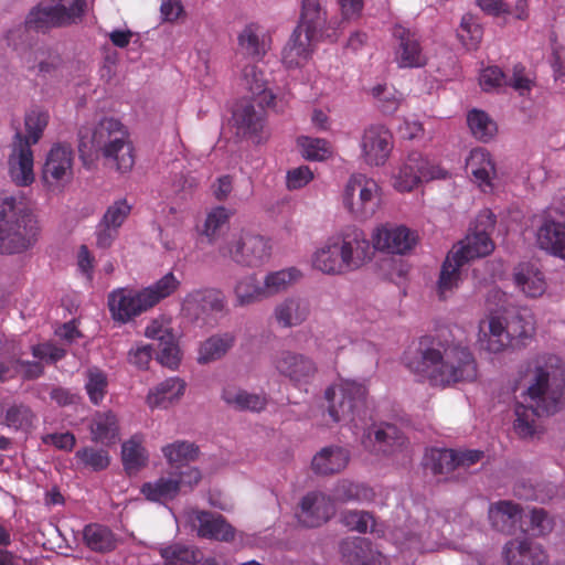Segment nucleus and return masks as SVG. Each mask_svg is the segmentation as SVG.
Instances as JSON below:
<instances>
[{
    "instance_id": "obj_17",
    "label": "nucleus",
    "mask_w": 565,
    "mask_h": 565,
    "mask_svg": "<svg viewBox=\"0 0 565 565\" xmlns=\"http://www.w3.org/2000/svg\"><path fill=\"white\" fill-rule=\"evenodd\" d=\"M73 149L66 143H55L50 149L42 168V180L49 188L68 182L73 177Z\"/></svg>"
},
{
    "instance_id": "obj_63",
    "label": "nucleus",
    "mask_w": 565,
    "mask_h": 565,
    "mask_svg": "<svg viewBox=\"0 0 565 565\" xmlns=\"http://www.w3.org/2000/svg\"><path fill=\"white\" fill-rule=\"evenodd\" d=\"M171 473L174 477V480L178 482L180 492L183 488L191 490L199 483L202 478L201 471L198 468L191 467L189 465L177 467L171 471Z\"/></svg>"
},
{
    "instance_id": "obj_6",
    "label": "nucleus",
    "mask_w": 565,
    "mask_h": 565,
    "mask_svg": "<svg viewBox=\"0 0 565 565\" xmlns=\"http://www.w3.org/2000/svg\"><path fill=\"white\" fill-rule=\"evenodd\" d=\"M488 328L487 350L499 353L507 348H525L535 335L536 321L530 309L521 308L507 317H490Z\"/></svg>"
},
{
    "instance_id": "obj_35",
    "label": "nucleus",
    "mask_w": 565,
    "mask_h": 565,
    "mask_svg": "<svg viewBox=\"0 0 565 565\" xmlns=\"http://www.w3.org/2000/svg\"><path fill=\"white\" fill-rule=\"evenodd\" d=\"M466 265L462 259L450 250L444 260L437 281V292L440 299L445 300L461 281V267Z\"/></svg>"
},
{
    "instance_id": "obj_23",
    "label": "nucleus",
    "mask_w": 565,
    "mask_h": 565,
    "mask_svg": "<svg viewBox=\"0 0 565 565\" xmlns=\"http://www.w3.org/2000/svg\"><path fill=\"white\" fill-rule=\"evenodd\" d=\"M334 514V502L331 497L321 492H310L300 502L299 521L307 527H317L326 523Z\"/></svg>"
},
{
    "instance_id": "obj_1",
    "label": "nucleus",
    "mask_w": 565,
    "mask_h": 565,
    "mask_svg": "<svg viewBox=\"0 0 565 565\" xmlns=\"http://www.w3.org/2000/svg\"><path fill=\"white\" fill-rule=\"evenodd\" d=\"M519 374L523 401L515 405L513 427L519 437L533 438L541 416L565 407V361L554 353H536L523 363Z\"/></svg>"
},
{
    "instance_id": "obj_22",
    "label": "nucleus",
    "mask_w": 565,
    "mask_h": 565,
    "mask_svg": "<svg viewBox=\"0 0 565 565\" xmlns=\"http://www.w3.org/2000/svg\"><path fill=\"white\" fill-rule=\"evenodd\" d=\"M502 555L507 565H547L548 556L543 547L527 539L510 540L503 546Z\"/></svg>"
},
{
    "instance_id": "obj_14",
    "label": "nucleus",
    "mask_w": 565,
    "mask_h": 565,
    "mask_svg": "<svg viewBox=\"0 0 565 565\" xmlns=\"http://www.w3.org/2000/svg\"><path fill=\"white\" fill-rule=\"evenodd\" d=\"M107 306L115 322L128 323L151 309L143 289L116 288L108 294Z\"/></svg>"
},
{
    "instance_id": "obj_18",
    "label": "nucleus",
    "mask_w": 565,
    "mask_h": 565,
    "mask_svg": "<svg viewBox=\"0 0 565 565\" xmlns=\"http://www.w3.org/2000/svg\"><path fill=\"white\" fill-rule=\"evenodd\" d=\"M191 524L200 539L231 543L236 536V529L217 512L195 510Z\"/></svg>"
},
{
    "instance_id": "obj_49",
    "label": "nucleus",
    "mask_w": 565,
    "mask_h": 565,
    "mask_svg": "<svg viewBox=\"0 0 565 565\" xmlns=\"http://www.w3.org/2000/svg\"><path fill=\"white\" fill-rule=\"evenodd\" d=\"M374 493L371 488L351 482L349 480H340L333 489V502H349V501H369L372 500Z\"/></svg>"
},
{
    "instance_id": "obj_62",
    "label": "nucleus",
    "mask_w": 565,
    "mask_h": 565,
    "mask_svg": "<svg viewBox=\"0 0 565 565\" xmlns=\"http://www.w3.org/2000/svg\"><path fill=\"white\" fill-rule=\"evenodd\" d=\"M482 28L473 15L465 14L461 18L459 36L462 41L469 40L468 45L477 46L482 39Z\"/></svg>"
},
{
    "instance_id": "obj_64",
    "label": "nucleus",
    "mask_w": 565,
    "mask_h": 565,
    "mask_svg": "<svg viewBox=\"0 0 565 565\" xmlns=\"http://www.w3.org/2000/svg\"><path fill=\"white\" fill-rule=\"evenodd\" d=\"M553 521L543 509H533L530 513V531L533 535L541 536L550 533Z\"/></svg>"
},
{
    "instance_id": "obj_9",
    "label": "nucleus",
    "mask_w": 565,
    "mask_h": 565,
    "mask_svg": "<svg viewBox=\"0 0 565 565\" xmlns=\"http://www.w3.org/2000/svg\"><path fill=\"white\" fill-rule=\"evenodd\" d=\"M271 365L279 376L299 390L311 384L318 374V365L311 356L291 350L277 352Z\"/></svg>"
},
{
    "instance_id": "obj_41",
    "label": "nucleus",
    "mask_w": 565,
    "mask_h": 565,
    "mask_svg": "<svg viewBox=\"0 0 565 565\" xmlns=\"http://www.w3.org/2000/svg\"><path fill=\"white\" fill-rule=\"evenodd\" d=\"M222 399L235 409L252 412H260L267 403L265 395L248 393L235 386H226Z\"/></svg>"
},
{
    "instance_id": "obj_29",
    "label": "nucleus",
    "mask_w": 565,
    "mask_h": 565,
    "mask_svg": "<svg viewBox=\"0 0 565 565\" xmlns=\"http://www.w3.org/2000/svg\"><path fill=\"white\" fill-rule=\"evenodd\" d=\"M515 288L527 298H539L546 290L544 274L531 263L519 264L513 271Z\"/></svg>"
},
{
    "instance_id": "obj_3",
    "label": "nucleus",
    "mask_w": 565,
    "mask_h": 565,
    "mask_svg": "<svg viewBox=\"0 0 565 565\" xmlns=\"http://www.w3.org/2000/svg\"><path fill=\"white\" fill-rule=\"evenodd\" d=\"M78 152L85 167L102 157L105 164L119 173L129 172L135 164V148L126 126L115 118L105 117L78 130Z\"/></svg>"
},
{
    "instance_id": "obj_52",
    "label": "nucleus",
    "mask_w": 565,
    "mask_h": 565,
    "mask_svg": "<svg viewBox=\"0 0 565 565\" xmlns=\"http://www.w3.org/2000/svg\"><path fill=\"white\" fill-rule=\"evenodd\" d=\"M299 276L300 271L296 268L281 269L266 275L263 284L266 299L286 290Z\"/></svg>"
},
{
    "instance_id": "obj_20",
    "label": "nucleus",
    "mask_w": 565,
    "mask_h": 565,
    "mask_svg": "<svg viewBox=\"0 0 565 565\" xmlns=\"http://www.w3.org/2000/svg\"><path fill=\"white\" fill-rule=\"evenodd\" d=\"M393 149V136L387 128L372 125L366 128L361 139L362 157L366 164L383 166Z\"/></svg>"
},
{
    "instance_id": "obj_46",
    "label": "nucleus",
    "mask_w": 565,
    "mask_h": 565,
    "mask_svg": "<svg viewBox=\"0 0 565 565\" xmlns=\"http://www.w3.org/2000/svg\"><path fill=\"white\" fill-rule=\"evenodd\" d=\"M4 424L14 430L28 431L36 422V414L25 404H12L4 412Z\"/></svg>"
},
{
    "instance_id": "obj_30",
    "label": "nucleus",
    "mask_w": 565,
    "mask_h": 565,
    "mask_svg": "<svg viewBox=\"0 0 565 565\" xmlns=\"http://www.w3.org/2000/svg\"><path fill=\"white\" fill-rule=\"evenodd\" d=\"M339 551L345 565H375L380 556L365 537H348L341 541Z\"/></svg>"
},
{
    "instance_id": "obj_57",
    "label": "nucleus",
    "mask_w": 565,
    "mask_h": 565,
    "mask_svg": "<svg viewBox=\"0 0 565 565\" xmlns=\"http://www.w3.org/2000/svg\"><path fill=\"white\" fill-rule=\"evenodd\" d=\"M371 94L376 99L377 107L381 111L387 115L394 114L398 109L403 99L402 94L386 84H379L374 86Z\"/></svg>"
},
{
    "instance_id": "obj_54",
    "label": "nucleus",
    "mask_w": 565,
    "mask_h": 565,
    "mask_svg": "<svg viewBox=\"0 0 565 565\" xmlns=\"http://www.w3.org/2000/svg\"><path fill=\"white\" fill-rule=\"evenodd\" d=\"M426 467L434 475H447L456 470V450L431 449L426 455Z\"/></svg>"
},
{
    "instance_id": "obj_19",
    "label": "nucleus",
    "mask_w": 565,
    "mask_h": 565,
    "mask_svg": "<svg viewBox=\"0 0 565 565\" xmlns=\"http://www.w3.org/2000/svg\"><path fill=\"white\" fill-rule=\"evenodd\" d=\"M34 158L31 146L23 139L22 132L17 131L8 158L9 175L19 186H28L34 181Z\"/></svg>"
},
{
    "instance_id": "obj_51",
    "label": "nucleus",
    "mask_w": 565,
    "mask_h": 565,
    "mask_svg": "<svg viewBox=\"0 0 565 565\" xmlns=\"http://www.w3.org/2000/svg\"><path fill=\"white\" fill-rule=\"evenodd\" d=\"M467 122L472 135L483 142L492 139L498 130L497 124L483 110L472 109L469 111Z\"/></svg>"
},
{
    "instance_id": "obj_27",
    "label": "nucleus",
    "mask_w": 565,
    "mask_h": 565,
    "mask_svg": "<svg viewBox=\"0 0 565 565\" xmlns=\"http://www.w3.org/2000/svg\"><path fill=\"white\" fill-rule=\"evenodd\" d=\"M224 307L225 296L215 288L194 290L183 301V309L196 319L210 312H220Z\"/></svg>"
},
{
    "instance_id": "obj_60",
    "label": "nucleus",
    "mask_w": 565,
    "mask_h": 565,
    "mask_svg": "<svg viewBox=\"0 0 565 565\" xmlns=\"http://www.w3.org/2000/svg\"><path fill=\"white\" fill-rule=\"evenodd\" d=\"M131 210L132 206L126 199L116 200L106 209L100 221L119 231L130 215Z\"/></svg>"
},
{
    "instance_id": "obj_59",
    "label": "nucleus",
    "mask_w": 565,
    "mask_h": 565,
    "mask_svg": "<svg viewBox=\"0 0 565 565\" xmlns=\"http://www.w3.org/2000/svg\"><path fill=\"white\" fill-rule=\"evenodd\" d=\"M107 386L108 380L105 372L96 367L87 371L85 390L93 404L98 405L104 399L107 393Z\"/></svg>"
},
{
    "instance_id": "obj_10",
    "label": "nucleus",
    "mask_w": 565,
    "mask_h": 565,
    "mask_svg": "<svg viewBox=\"0 0 565 565\" xmlns=\"http://www.w3.org/2000/svg\"><path fill=\"white\" fill-rule=\"evenodd\" d=\"M445 177L446 173L440 167L422 152L412 151L394 175V188L399 192H411L424 181Z\"/></svg>"
},
{
    "instance_id": "obj_4",
    "label": "nucleus",
    "mask_w": 565,
    "mask_h": 565,
    "mask_svg": "<svg viewBox=\"0 0 565 565\" xmlns=\"http://www.w3.org/2000/svg\"><path fill=\"white\" fill-rule=\"evenodd\" d=\"M370 258V241L362 230L350 226L315 252L312 266L323 274L343 275L362 267Z\"/></svg>"
},
{
    "instance_id": "obj_38",
    "label": "nucleus",
    "mask_w": 565,
    "mask_h": 565,
    "mask_svg": "<svg viewBox=\"0 0 565 565\" xmlns=\"http://www.w3.org/2000/svg\"><path fill=\"white\" fill-rule=\"evenodd\" d=\"M140 492L148 501L158 503L171 501L180 493L178 482L171 471L154 481L145 482Z\"/></svg>"
},
{
    "instance_id": "obj_53",
    "label": "nucleus",
    "mask_w": 565,
    "mask_h": 565,
    "mask_svg": "<svg viewBox=\"0 0 565 565\" xmlns=\"http://www.w3.org/2000/svg\"><path fill=\"white\" fill-rule=\"evenodd\" d=\"M180 286L179 279L173 273L166 274L162 278L156 281L153 285L142 288L148 301L153 308L162 299L171 296Z\"/></svg>"
},
{
    "instance_id": "obj_34",
    "label": "nucleus",
    "mask_w": 565,
    "mask_h": 565,
    "mask_svg": "<svg viewBox=\"0 0 565 565\" xmlns=\"http://www.w3.org/2000/svg\"><path fill=\"white\" fill-rule=\"evenodd\" d=\"M521 519L520 505L511 501H499L489 509V520L492 526L502 533H513Z\"/></svg>"
},
{
    "instance_id": "obj_5",
    "label": "nucleus",
    "mask_w": 565,
    "mask_h": 565,
    "mask_svg": "<svg viewBox=\"0 0 565 565\" xmlns=\"http://www.w3.org/2000/svg\"><path fill=\"white\" fill-rule=\"evenodd\" d=\"M35 214L13 196H0V254H19L32 248L40 236Z\"/></svg>"
},
{
    "instance_id": "obj_45",
    "label": "nucleus",
    "mask_w": 565,
    "mask_h": 565,
    "mask_svg": "<svg viewBox=\"0 0 565 565\" xmlns=\"http://www.w3.org/2000/svg\"><path fill=\"white\" fill-rule=\"evenodd\" d=\"M234 341L231 333L209 338L200 347L199 362L209 363L221 359L233 347Z\"/></svg>"
},
{
    "instance_id": "obj_15",
    "label": "nucleus",
    "mask_w": 565,
    "mask_h": 565,
    "mask_svg": "<svg viewBox=\"0 0 565 565\" xmlns=\"http://www.w3.org/2000/svg\"><path fill=\"white\" fill-rule=\"evenodd\" d=\"M392 36L394 40V61L399 68H420L427 64L428 58L417 32L402 24H395Z\"/></svg>"
},
{
    "instance_id": "obj_56",
    "label": "nucleus",
    "mask_w": 565,
    "mask_h": 565,
    "mask_svg": "<svg viewBox=\"0 0 565 565\" xmlns=\"http://www.w3.org/2000/svg\"><path fill=\"white\" fill-rule=\"evenodd\" d=\"M341 522L350 531L359 533L375 532V518L367 511L347 510L341 513Z\"/></svg>"
},
{
    "instance_id": "obj_48",
    "label": "nucleus",
    "mask_w": 565,
    "mask_h": 565,
    "mask_svg": "<svg viewBox=\"0 0 565 565\" xmlns=\"http://www.w3.org/2000/svg\"><path fill=\"white\" fill-rule=\"evenodd\" d=\"M49 113L40 107H34L25 114V135L22 134V136L30 146L38 143L42 138L43 131L49 124Z\"/></svg>"
},
{
    "instance_id": "obj_58",
    "label": "nucleus",
    "mask_w": 565,
    "mask_h": 565,
    "mask_svg": "<svg viewBox=\"0 0 565 565\" xmlns=\"http://www.w3.org/2000/svg\"><path fill=\"white\" fill-rule=\"evenodd\" d=\"M75 458L93 471H103L110 465L109 452L90 446L83 447L75 452Z\"/></svg>"
},
{
    "instance_id": "obj_42",
    "label": "nucleus",
    "mask_w": 565,
    "mask_h": 565,
    "mask_svg": "<svg viewBox=\"0 0 565 565\" xmlns=\"http://www.w3.org/2000/svg\"><path fill=\"white\" fill-rule=\"evenodd\" d=\"M467 168L479 186H491V179L495 174L491 156L484 149H475L467 160Z\"/></svg>"
},
{
    "instance_id": "obj_43",
    "label": "nucleus",
    "mask_w": 565,
    "mask_h": 565,
    "mask_svg": "<svg viewBox=\"0 0 565 565\" xmlns=\"http://www.w3.org/2000/svg\"><path fill=\"white\" fill-rule=\"evenodd\" d=\"M121 460L125 470L131 475L146 467L148 463V454L142 446V440L138 436H132L122 444Z\"/></svg>"
},
{
    "instance_id": "obj_55",
    "label": "nucleus",
    "mask_w": 565,
    "mask_h": 565,
    "mask_svg": "<svg viewBox=\"0 0 565 565\" xmlns=\"http://www.w3.org/2000/svg\"><path fill=\"white\" fill-rule=\"evenodd\" d=\"M298 145L302 156L311 161H323L332 156V146L326 139L302 136L298 138Z\"/></svg>"
},
{
    "instance_id": "obj_32",
    "label": "nucleus",
    "mask_w": 565,
    "mask_h": 565,
    "mask_svg": "<svg viewBox=\"0 0 565 565\" xmlns=\"http://www.w3.org/2000/svg\"><path fill=\"white\" fill-rule=\"evenodd\" d=\"M493 249L494 243L490 233L473 231L451 250L467 264L475 258L488 256Z\"/></svg>"
},
{
    "instance_id": "obj_31",
    "label": "nucleus",
    "mask_w": 565,
    "mask_h": 565,
    "mask_svg": "<svg viewBox=\"0 0 565 565\" xmlns=\"http://www.w3.org/2000/svg\"><path fill=\"white\" fill-rule=\"evenodd\" d=\"M310 315V303L300 297H288L276 305L274 318L281 328H294L302 324Z\"/></svg>"
},
{
    "instance_id": "obj_21",
    "label": "nucleus",
    "mask_w": 565,
    "mask_h": 565,
    "mask_svg": "<svg viewBox=\"0 0 565 565\" xmlns=\"http://www.w3.org/2000/svg\"><path fill=\"white\" fill-rule=\"evenodd\" d=\"M56 28H64V25L56 14L52 2L41 1L29 11L24 26L10 30L7 34V40L9 44H12L13 40L24 33L25 30L45 33ZM13 45L15 46L17 44L13 43Z\"/></svg>"
},
{
    "instance_id": "obj_50",
    "label": "nucleus",
    "mask_w": 565,
    "mask_h": 565,
    "mask_svg": "<svg viewBox=\"0 0 565 565\" xmlns=\"http://www.w3.org/2000/svg\"><path fill=\"white\" fill-rule=\"evenodd\" d=\"M64 28L82 22L86 11V0H51Z\"/></svg>"
},
{
    "instance_id": "obj_7",
    "label": "nucleus",
    "mask_w": 565,
    "mask_h": 565,
    "mask_svg": "<svg viewBox=\"0 0 565 565\" xmlns=\"http://www.w3.org/2000/svg\"><path fill=\"white\" fill-rule=\"evenodd\" d=\"M367 388L364 383L341 380L326 390L328 415L332 423L353 422L366 402Z\"/></svg>"
},
{
    "instance_id": "obj_36",
    "label": "nucleus",
    "mask_w": 565,
    "mask_h": 565,
    "mask_svg": "<svg viewBox=\"0 0 565 565\" xmlns=\"http://www.w3.org/2000/svg\"><path fill=\"white\" fill-rule=\"evenodd\" d=\"M89 430L93 441L110 446L115 444L119 433L118 419L110 411L98 412L92 419Z\"/></svg>"
},
{
    "instance_id": "obj_8",
    "label": "nucleus",
    "mask_w": 565,
    "mask_h": 565,
    "mask_svg": "<svg viewBox=\"0 0 565 565\" xmlns=\"http://www.w3.org/2000/svg\"><path fill=\"white\" fill-rule=\"evenodd\" d=\"M381 202L379 184L365 174H352L343 191V205L356 220H369L377 211Z\"/></svg>"
},
{
    "instance_id": "obj_11",
    "label": "nucleus",
    "mask_w": 565,
    "mask_h": 565,
    "mask_svg": "<svg viewBox=\"0 0 565 565\" xmlns=\"http://www.w3.org/2000/svg\"><path fill=\"white\" fill-rule=\"evenodd\" d=\"M419 236L403 224L384 223L376 226L372 233L373 247L380 252L393 255H406L418 244Z\"/></svg>"
},
{
    "instance_id": "obj_16",
    "label": "nucleus",
    "mask_w": 565,
    "mask_h": 565,
    "mask_svg": "<svg viewBox=\"0 0 565 565\" xmlns=\"http://www.w3.org/2000/svg\"><path fill=\"white\" fill-rule=\"evenodd\" d=\"M536 243L542 250L565 259V221L557 209L550 207L540 216Z\"/></svg>"
},
{
    "instance_id": "obj_61",
    "label": "nucleus",
    "mask_w": 565,
    "mask_h": 565,
    "mask_svg": "<svg viewBox=\"0 0 565 565\" xmlns=\"http://www.w3.org/2000/svg\"><path fill=\"white\" fill-rule=\"evenodd\" d=\"M231 211L224 206L214 207L206 216L203 234L212 242L218 232L228 223Z\"/></svg>"
},
{
    "instance_id": "obj_28",
    "label": "nucleus",
    "mask_w": 565,
    "mask_h": 565,
    "mask_svg": "<svg viewBox=\"0 0 565 565\" xmlns=\"http://www.w3.org/2000/svg\"><path fill=\"white\" fill-rule=\"evenodd\" d=\"M259 107L260 109L256 110L253 104L246 102L237 105L233 111L237 135L250 138L256 142H260V132L265 125V107Z\"/></svg>"
},
{
    "instance_id": "obj_44",
    "label": "nucleus",
    "mask_w": 565,
    "mask_h": 565,
    "mask_svg": "<svg viewBox=\"0 0 565 565\" xmlns=\"http://www.w3.org/2000/svg\"><path fill=\"white\" fill-rule=\"evenodd\" d=\"M236 306L245 307L266 299L263 285L256 275H247L237 280L234 287Z\"/></svg>"
},
{
    "instance_id": "obj_12",
    "label": "nucleus",
    "mask_w": 565,
    "mask_h": 565,
    "mask_svg": "<svg viewBox=\"0 0 565 565\" xmlns=\"http://www.w3.org/2000/svg\"><path fill=\"white\" fill-rule=\"evenodd\" d=\"M406 437L394 424L380 422L367 426L362 436L361 445L370 454L391 456L405 446Z\"/></svg>"
},
{
    "instance_id": "obj_25",
    "label": "nucleus",
    "mask_w": 565,
    "mask_h": 565,
    "mask_svg": "<svg viewBox=\"0 0 565 565\" xmlns=\"http://www.w3.org/2000/svg\"><path fill=\"white\" fill-rule=\"evenodd\" d=\"M319 39V36L296 26L282 50V63L288 68L303 65L313 53L315 44Z\"/></svg>"
},
{
    "instance_id": "obj_37",
    "label": "nucleus",
    "mask_w": 565,
    "mask_h": 565,
    "mask_svg": "<svg viewBox=\"0 0 565 565\" xmlns=\"http://www.w3.org/2000/svg\"><path fill=\"white\" fill-rule=\"evenodd\" d=\"M186 384L179 377H170L159 383L147 396L150 407H167L178 401L185 391Z\"/></svg>"
},
{
    "instance_id": "obj_13",
    "label": "nucleus",
    "mask_w": 565,
    "mask_h": 565,
    "mask_svg": "<svg viewBox=\"0 0 565 565\" xmlns=\"http://www.w3.org/2000/svg\"><path fill=\"white\" fill-rule=\"evenodd\" d=\"M223 256L235 263L257 267L266 263L271 254L269 241L260 235L243 234L239 238L220 248Z\"/></svg>"
},
{
    "instance_id": "obj_24",
    "label": "nucleus",
    "mask_w": 565,
    "mask_h": 565,
    "mask_svg": "<svg viewBox=\"0 0 565 565\" xmlns=\"http://www.w3.org/2000/svg\"><path fill=\"white\" fill-rule=\"evenodd\" d=\"M270 35L258 23H248L238 33L237 44L239 52L246 57L259 62L270 49Z\"/></svg>"
},
{
    "instance_id": "obj_2",
    "label": "nucleus",
    "mask_w": 565,
    "mask_h": 565,
    "mask_svg": "<svg viewBox=\"0 0 565 565\" xmlns=\"http://www.w3.org/2000/svg\"><path fill=\"white\" fill-rule=\"evenodd\" d=\"M404 360L411 372L428 380L433 386L446 387L477 377V363L470 350L441 334L422 337Z\"/></svg>"
},
{
    "instance_id": "obj_40",
    "label": "nucleus",
    "mask_w": 565,
    "mask_h": 565,
    "mask_svg": "<svg viewBox=\"0 0 565 565\" xmlns=\"http://www.w3.org/2000/svg\"><path fill=\"white\" fill-rule=\"evenodd\" d=\"M85 545L98 553H107L116 548L117 540L113 531L102 524L90 523L83 530Z\"/></svg>"
},
{
    "instance_id": "obj_39",
    "label": "nucleus",
    "mask_w": 565,
    "mask_h": 565,
    "mask_svg": "<svg viewBox=\"0 0 565 565\" xmlns=\"http://www.w3.org/2000/svg\"><path fill=\"white\" fill-rule=\"evenodd\" d=\"M327 23V11L321 6V0H302L301 14L298 28L309 34L322 36Z\"/></svg>"
},
{
    "instance_id": "obj_47",
    "label": "nucleus",
    "mask_w": 565,
    "mask_h": 565,
    "mask_svg": "<svg viewBox=\"0 0 565 565\" xmlns=\"http://www.w3.org/2000/svg\"><path fill=\"white\" fill-rule=\"evenodd\" d=\"M162 452L167 461L177 468L195 460L199 455V448L193 443L178 440L162 447Z\"/></svg>"
},
{
    "instance_id": "obj_26",
    "label": "nucleus",
    "mask_w": 565,
    "mask_h": 565,
    "mask_svg": "<svg viewBox=\"0 0 565 565\" xmlns=\"http://www.w3.org/2000/svg\"><path fill=\"white\" fill-rule=\"evenodd\" d=\"M351 452L339 445L321 448L311 460V469L318 476H332L342 472L349 465Z\"/></svg>"
},
{
    "instance_id": "obj_33",
    "label": "nucleus",
    "mask_w": 565,
    "mask_h": 565,
    "mask_svg": "<svg viewBox=\"0 0 565 565\" xmlns=\"http://www.w3.org/2000/svg\"><path fill=\"white\" fill-rule=\"evenodd\" d=\"M242 85L256 98L262 107H274L275 95L266 88L264 73L256 64H247L242 71Z\"/></svg>"
}]
</instances>
